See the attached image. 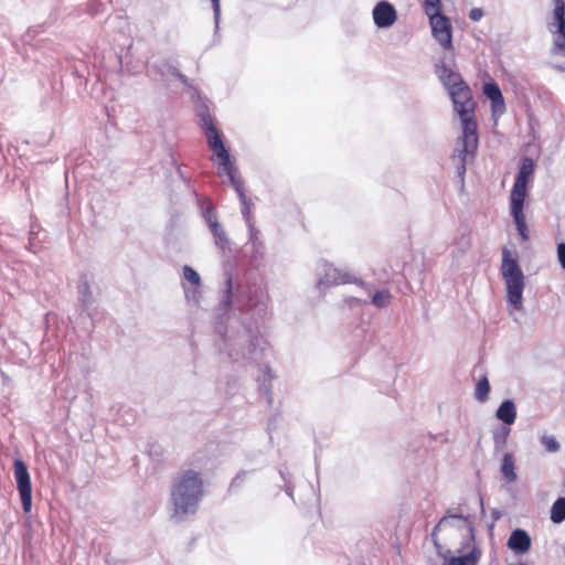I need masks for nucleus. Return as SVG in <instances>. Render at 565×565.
Masks as SVG:
<instances>
[{
    "label": "nucleus",
    "instance_id": "f3484780",
    "mask_svg": "<svg viewBox=\"0 0 565 565\" xmlns=\"http://www.w3.org/2000/svg\"><path fill=\"white\" fill-rule=\"evenodd\" d=\"M551 520L561 523L565 520V498L557 499L551 509Z\"/></svg>",
    "mask_w": 565,
    "mask_h": 565
},
{
    "label": "nucleus",
    "instance_id": "c756f323",
    "mask_svg": "<svg viewBox=\"0 0 565 565\" xmlns=\"http://www.w3.org/2000/svg\"><path fill=\"white\" fill-rule=\"evenodd\" d=\"M553 1H554L555 7L565 6V0H553Z\"/></svg>",
    "mask_w": 565,
    "mask_h": 565
},
{
    "label": "nucleus",
    "instance_id": "2eb2a0df",
    "mask_svg": "<svg viewBox=\"0 0 565 565\" xmlns=\"http://www.w3.org/2000/svg\"><path fill=\"white\" fill-rule=\"evenodd\" d=\"M495 415L498 419L502 420L504 424L512 425L516 418V409L514 403L510 399L502 402Z\"/></svg>",
    "mask_w": 565,
    "mask_h": 565
},
{
    "label": "nucleus",
    "instance_id": "c85d7f7f",
    "mask_svg": "<svg viewBox=\"0 0 565 565\" xmlns=\"http://www.w3.org/2000/svg\"><path fill=\"white\" fill-rule=\"evenodd\" d=\"M227 298L230 299L231 298V295H232V284H231V280L227 281Z\"/></svg>",
    "mask_w": 565,
    "mask_h": 565
},
{
    "label": "nucleus",
    "instance_id": "412c9836",
    "mask_svg": "<svg viewBox=\"0 0 565 565\" xmlns=\"http://www.w3.org/2000/svg\"><path fill=\"white\" fill-rule=\"evenodd\" d=\"M210 227L213 235L216 237L217 244L223 245L227 242L224 230L216 221H210Z\"/></svg>",
    "mask_w": 565,
    "mask_h": 565
},
{
    "label": "nucleus",
    "instance_id": "1a4fd4ad",
    "mask_svg": "<svg viewBox=\"0 0 565 565\" xmlns=\"http://www.w3.org/2000/svg\"><path fill=\"white\" fill-rule=\"evenodd\" d=\"M548 30L553 35L554 50L557 53L565 54V6L554 8Z\"/></svg>",
    "mask_w": 565,
    "mask_h": 565
},
{
    "label": "nucleus",
    "instance_id": "4be33fe9",
    "mask_svg": "<svg viewBox=\"0 0 565 565\" xmlns=\"http://www.w3.org/2000/svg\"><path fill=\"white\" fill-rule=\"evenodd\" d=\"M183 277L186 279L190 284L194 286H200L201 278L200 275L190 266L183 267Z\"/></svg>",
    "mask_w": 565,
    "mask_h": 565
},
{
    "label": "nucleus",
    "instance_id": "aec40b11",
    "mask_svg": "<svg viewBox=\"0 0 565 565\" xmlns=\"http://www.w3.org/2000/svg\"><path fill=\"white\" fill-rule=\"evenodd\" d=\"M391 292L388 290L376 291L372 297V302L376 307L384 308L387 307L391 301Z\"/></svg>",
    "mask_w": 565,
    "mask_h": 565
},
{
    "label": "nucleus",
    "instance_id": "423d86ee",
    "mask_svg": "<svg viewBox=\"0 0 565 565\" xmlns=\"http://www.w3.org/2000/svg\"><path fill=\"white\" fill-rule=\"evenodd\" d=\"M535 164L532 158L524 157L510 194V203H524L527 184L534 177Z\"/></svg>",
    "mask_w": 565,
    "mask_h": 565
},
{
    "label": "nucleus",
    "instance_id": "ddd939ff",
    "mask_svg": "<svg viewBox=\"0 0 565 565\" xmlns=\"http://www.w3.org/2000/svg\"><path fill=\"white\" fill-rule=\"evenodd\" d=\"M508 547L518 553H525L531 547V537L524 530H514L508 540Z\"/></svg>",
    "mask_w": 565,
    "mask_h": 565
},
{
    "label": "nucleus",
    "instance_id": "b1692460",
    "mask_svg": "<svg viewBox=\"0 0 565 565\" xmlns=\"http://www.w3.org/2000/svg\"><path fill=\"white\" fill-rule=\"evenodd\" d=\"M542 444L546 448L547 451H556L558 450V443L555 440L554 437L551 436H543L542 437Z\"/></svg>",
    "mask_w": 565,
    "mask_h": 565
},
{
    "label": "nucleus",
    "instance_id": "f03ea898",
    "mask_svg": "<svg viewBox=\"0 0 565 565\" xmlns=\"http://www.w3.org/2000/svg\"><path fill=\"white\" fill-rule=\"evenodd\" d=\"M200 118L202 121V128L204 129V134L207 138L209 148L212 151L211 160L215 164L217 169V174L220 177H227L230 183L235 189L238 194L241 205H242V214L246 221V223L252 227V200L247 198L244 190V182L238 174L236 167L230 156L228 150L226 149L222 136L214 125L213 118L209 111H203L200 114Z\"/></svg>",
    "mask_w": 565,
    "mask_h": 565
},
{
    "label": "nucleus",
    "instance_id": "9b49d317",
    "mask_svg": "<svg viewBox=\"0 0 565 565\" xmlns=\"http://www.w3.org/2000/svg\"><path fill=\"white\" fill-rule=\"evenodd\" d=\"M483 94L491 100V108L494 114L502 115L505 111L504 98L497 83H486Z\"/></svg>",
    "mask_w": 565,
    "mask_h": 565
},
{
    "label": "nucleus",
    "instance_id": "7ed1b4c3",
    "mask_svg": "<svg viewBox=\"0 0 565 565\" xmlns=\"http://www.w3.org/2000/svg\"><path fill=\"white\" fill-rule=\"evenodd\" d=\"M449 95L462 124L460 145L455 154V158L458 159V174L462 177L466 172L468 157H475L479 143L478 125L475 118L476 104L467 84L451 90Z\"/></svg>",
    "mask_w": 565,
    "mask_h": 565
},
{
    "label": "nucleus",
    "instance_id": "9d476101",
    "mask_svg": "<svg viewBox=\"0 0 565 565\" xmlns=\"http://www.w3.org/2000/svg\"><path fill=\"white\" fill-rule=\"evenodd\" d=\"M373 20L377 28L392 26L397 20V13L393 4L387 1H380L373 9Z\"/></svg>",
    "mask_w": 565,
    "mask_h": 565
},
{
    "label": "nucleus",
    "instance_id": "4468645a",
    "mask_svg": "<svg viewBox=\"0 0 565 565\" xmlns=\"http://www.w3.org/2000/svg\"><path fill=\"white\" fill-rule=\"evenodd\" d=\"M523 207L524 203H510L511 214L513 216L519 234L523 241H527L529 234Z\"/></svg>",
    "mask_w": 565,
    "mask_h": 565
},
{
    "label": "nucleus",
    "instance_id": "f257e3e1",
    "mask_svg": "<svg viewBox=\"0 0 565 565\" xmlns=\"http://www.w3.org/2000/svg\"><path fill=\"white\" fill-rule=\"evenodd\" d=\"M431 536L443 565H479L482 550L468 516L448 512L437 523Z\"/></svg>",
    "mask_w": 565,
    "mask_h": 565
},
{
    "label": "nucleus",
    "instance_id": "393cba45",
    "mask_svg": "<svg viewBox=\"0 0 565 565\" xmlns=\"http://www.w3.org/2000/svg\"><path fill=\"white\" fill-rule=\"evenodd\" d=\"M509 434H510V429L507 427H503L499 431H495L493 434V439H494L495 444H498V445L504 444L507 441Z\"/></svg>",
    "mask_w": 565,
    "mask_h": 565
},
{
    "label": "nucleus",
    "instance_id": "a211bd4d",
    "mask_svg": "<svg viewBox=\"0 0 565 565\" xmlns=\"http://www.w3.org/2000/svg\"><path fill=\"white\" fill-rule=\"evenodd\" d=\"M489 392H490L489 381H488L487 376H482L477 382V385H476V391H475L476 398L480 402H486L488 399Z\"/></svg>",
    "mask_w": 565,
    "mask_h": 565
},
{
    "label": "nucleus",
    "instance_id": "0eeeda50",
    "mask_svg": "<svg viewBox=\"0 0 565 565\" xmlns=\"http://www.w3.org/2000/svg\"><path fill=\"white\" fill-rule=\"evenodd\" d=\"M431 35L444 51H454L452 24L444 13L427 15Z\"/></svg>",
    "mask_w": 565,
    "mask_h": 565
},
{
    "label": "nucleus",
    "instance_id": "a878e982",
    "mask_svg": "<svg viewBox=\"0 0 565 565\" xmlns=\"http://www.w3.org/2000/svg\"><path fill=\"white\" fill-rule=\"evenodd\" d=\"M557 256L561 263V266L565 269V243H561L557 246Z\"/></svg>",
    "mask_w": 565,
    "mask_h": 565
},
{
    "label": "nucleus",
    "instance_id": "bb28decb",
    "mask_svg": "<svg viewBox=\"0 0 565 565\" xmlns=\"http://www.w3.org/2000/svg\"><path fill=\"white\" fill-rule=\"evenodd\" d=\"M483 17V11L480 8H473L469 12V18L472 21H479Z\"/></svg>",
    "mask_w": 565,
    "mask_h": 565
},
{
    "label": "nucleus",
    "instance_id": "6ab92c4d",
    "mask_svg": "<svg viewBox=\"0 0 565 565\" xmlns=\"http://www.w3.org/2000/svg\"><path fill=\"white\" fill-rule=\"evenodd\" d=\"M422 7H423L424 13L426 15H431L435 13H443L441 0H423Z\"/></svg>",
    "mask_w": 565,
    "mask_h": 565
},
{
    "label": "nucleus",
    "instance_id": "5701e85b",
    "mask_svg": "<svg viewBox=\"0 0 565 565\" xmlns=\"http://www.w3.org/2000/svg\"><path fill=\"white\" fill-rule=\"evenodd\" d=\"M78 292L81 294V296L83 297V300L86 301L89 299L90 297V287H89V282L87 280V277L86 275H84L79 281V285H78Z\"/></svg>",
    "mask_w": 565,
    "mask_h": 565
},
{
    "label": "nucleus",
    "instance_id": "20e7f679",
    "mask_svg": "<svg viewBox=\"0 0 565 565\" xmlns=\"http://www.w3.org/2000/svg\"><path fill=\"white\" fill-rule=\"evenodd\" d=\"M204 494L205 481L200 471L185 469L179 472L170 491L173 507L171 518L179 521L188 514H194Z\"/></svg>",
    "mask_w": 565,
    "mask_h": 565
},
{
    "label": "nucleus",
    "instance_id": "39448f33",
    "mask_svg": "<svg viewBox=\"0 0 565 565\" xmlns=\"http://www.w3.org/2000/svg\"><path fill=\"white\" fill-rule=\"evenodd\" d=\"M501 276L507 289V299L515 308L521 309L523 301V290L525 287V277L511 252L504 247L502 250Z\"/></svg>",
    "mask_w": 565,
    "mask_h": 565
},
{
    "label": "nucleus",
    "instance_id": "dca6fc26",
    "mask_svg": "<svg viewBox=\"0 0 565 565\" xmlns=\"http://www.w3.org/2000/svg\"><path fill=\"white\" fill-rule=\"evenodd\" d=\"M501 472L508 482H514L516 480L515 465L512 454H504L501 465Z\"/></svg>",
    "mask_w": 565,
    "mask_h": 565
},
{
    "label": "nucleus",
    "instance_id": "f8f14e48",
    "mask_svg": "<svg viewBox=\"0 0 565 565\" xmlns=\"http://www.w3.org/2000/svg\"><path fill=\"white\" fill-rule=\"evenodd\" d=\"M437 73L441 83L447 88L448 93L467 84L459 73L454 72L450 67H448L445 64L438 66Z\"/></svg>",
    "mask_w": 565,
    "mask_h": 565
},
{
    "label": "nucleus",
    "instance_id": "6e6552de",
    "mask_svg": "<svg viewBox=\"0 0 565 565\" xmlns=\"http://www.w3.org/2000/svg\"><path fill=\"white\" fill-rule=\"evenodd\" d=\"M14 478L17 481L22 509L24 513H29L32 508V484L26 465L21 459H14Z\"/></svg>",
    "mask_w": 565,
    "mask_h": 565
},
{
    "label": "nucleus",
    "instance_id": "cd10ccee",
    "mask_svg": "<svg viewBox=\"0 0 565 565\" xmlns=\"http://www.w3.org/2000/svg\"><path fill=\"white\" fill-rule=\"evenodd\" d=\"M211 1H212V4H213V10H214L215 18L217 19L218 15H220V11H221L220 0H211Z\"/></svg>",
    "mask_w": 565,
    "mask_h": 565
}]
</instances>
